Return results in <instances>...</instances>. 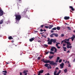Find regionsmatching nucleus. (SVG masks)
<instances>
[{"instance_id": "1", "label": "nucleus", "mask_w": 75, "mask_h": 75, "mask_svg": "<svg viewBox=\"0 0 75 75\" xmlns=\"http://www.w3.org/2000/svg\"><path fill=\"white\" fill-rule=\"evenodd\" d=\"M74 38H75L74 37H72L71 38H69V39H66L64 40L63 41H61V44H62V43H63L64 42V43H67V48L68 49H69V48H70V49H71L72 47V46H69V45H71V44L70 43V42H67V41H69V39H71V40L72 41H73Z\"/></svg>"}, {"instance_id": "2", "label": "nucleus", "mask_w": 75, "mask_h": 75, "mask_svg": "<svg viewBox=\"0 0 75 75\" xmlns=\"http://www.w3.org/2000/svg\"><path fill=\"white\" fill-rule=\"evenodd\" d=\"M41 61L44 63H50V64L52 65H54V66L57 65V63L54 62V61H50L49 60H45L44 59H42Z\"/></svg>"}, {"instance_id": "3", "label": "nucleus", "mask_w": 75, "mask_h": 75, "mask_svg": "<svg viewBox=\"0 0 75 75\" xmlns=\"http://www.w3.org/2000/svg\"><path fill=\"white\" fill-rule=\"evenodd\" d=\"M15 16L16 17L15 20L16 23H17V24L19 23L20 20H21V16L20 15L16 14L15 15Z\"/></svg>"}, {"instance_id": "4", "label": "nucleus", "mask_w": 75, "mask_h": 75, "mask_svg": "<svg viewBox=\"0 0 75 75\" xmlns=\"http://www.w3.org/2000/svg\"><path fill=\"white\" fill-rule=\"evenodd\" d=\"M45 67H47V69H51L52 67L49 64H46L45 65Z\"/></svg>"}, {"instance_id": "5", "label": "nucleus", "mask_w": 75, "mask_h": 75, "mask_svg": "<svg viewBox=\"0 0 75 75\" xmlns=\"http://www.w3.org/2000/svg\"><path fill=\"white\" fill-rule=\"evenodd\" d=\"M43 72H44V70H41V71H39V72H38L37 74L38 75H41V74H42Z\"/></svg>"}, {"instance_id": "6", "label": "nucleus", "mask_w": 75, "mask_h": 75, "mask_svg": "<svg viewBox=\"0 0 75 75\" xmlns=\"http://www.w3.org/2000/svg\"><path fill=\"white\" fill-rule=\"evenodd\" d=\"M56 43L57 44H56V46L58 48V49H59L61 48V47L58 46V44H60V43L56 42Z\"/></svg>"}, {"instance_id": "7", "label": "nucleus", "mask_w": 75, "mask_h": 75, "mask_svg": "<svg viewBox=\"0 0 75 75\" xmlns=\"http://www.w3.org/2000/svg\"><path fill=\"white\" fill-rule=\"evenodd\" d=\"M64 63H62L60 65V68L61 69H62V68H64Z\"/></svg>"}, {"instance_id": "8", "label": "nucleus", "mask_w": 75, "mask_h": 75, "mask_svg": "<svg viewBox=\"0 0 75 75\" xmlns=\"http://www.w3.org/2000/svg\"><path fill=\"white\" fill-rule=\"evenodd\" d=\"M4 14L3 11L1 9H0V16H2Z\"/></svg>"}, {"instance_id": "9", "label": "nucleus", "mask_w": 75, "mask_h": 75, "mask_svg": "<svg viewBox=\"0 0 75 75\" xmlns=\"http://www.w3.org/2000/svg\"><path fill=\"white\" fill-rule=\"evenodd\" d=\"M52 42H53V43L54 44L57 41V40L55 39H51Z\"/></svg>"}, {"instance_id": "10", "label": "nucleus", "mask_w": 75, "mask_h": 75, "mask_svg": "<svg viewBox=\"0 0 75 75\" xmlns=\"http://www.w3.org/2000/svg\"><path fill=\"white\" fill-rule=\"evenodd\" d=\"M70 18V17L69 16H65L64 18V20H69Z\"/></svg>"}, {"instance_id": "11", "label": "nucleus", "mask_w": 75, "mask_h": 75, "mask_svg": "<svg viewBox=\"0 0 75 75\" xmlns=\"http://www.w3.org/2000/svg\"><path fill=\"white\" fill-rule=\"evenodd\" d=\"M55 47H52L50 49V51H54V49H55Z\"/></svg>"}, {"instance_id": "12", "label": "nucleus", "mask_w": 75, "mask_h": 75, "mask_svg": "<svg viewBox=\"0 0 75 75\" xmlns=\"http://www.w3.org/2000/svg\"><path fill=\"white\" fill-rule=\"evenodd\" d=\"M52 44V41H51V40L50 39V41L48 42V44L49 45H51Z\"/></svg>"}, {"instance_id": "13", "label": "nucleus", "mask_w": 75, "mask_h": 75, "mask_svg": "<svg viewBox=\"0 0 75 75\" xmlns=\"http://www.w3.org/2000/svg\"><path fill=\"white\" fill-rule=\"evenodd\" d=\"M69 8H71V10L72 11H74V10H75V9H74V8H73V7L72 6H70L69 7Z\"/></svg>"}, {"instance_id": "14", "label": "nucleus", "mask_w": 75, "mask_h": 75, "mask_svg": "<svg viewBox=\"0 0 75 75\" xmlns=\"http://www.w3.org/2000/svg\"><path fill=\"white\" fill-rule=\"evenodd\" d=\"M53 25H49V29H51L52 28V27H53Z\"/></svg>"}, {"instance_id": "15", "label": "nucleus", "mask_w": 75, "mask_h": 75, "mask_svg": "<svg viewBox=\"0 0 75 75\" xmlns=\"http://www.w3.org/2000/svg\"><path fill=\"white\" fill-rule=\"evenodd\" d=\"M53 34L55 37H58V34H56L55 33H53Z\"/></svg>"}, {"instance_id": "16", "label": "nucleus", "mask_w": 75, "mask_h": 75, "mask_svg": "<svg viewBox=\"0 0 75 75\" xmlns=\"http://www.w3.org/2000/svg\"><path fill=\"white\" fill-rule=\"evenodd\" d=\"M63 48L64 51H67V47H63Z\"/></svg>"}, {"instance_id": "17", "label": "nucleus", "mask_w": 75, "mask_h": 75, "mask_svg": "<svg viewBox=\"0 0 75 75\" xmlns=\"http://www.w3.org/2000/svg\"><path fill=\"white\" fill-rule=\"evenodd\" d=\"M54 56H51L50 55L49 56V58L50 59H51L52 58H53V57H54Z\"/></svg>"}, {"instance_id": "18", "label": "nucleus", "mask_w": 75, "mask_h": 75, "mask_svg": "<svg viewBox=\"0 0 75 75\" xmlns=\"http://www.w3.org/2000/svg\"><path fill=\"white\" fill-rule=\"evenodd\" d=\"M2 72H4V73H3V74H6L7 73L6 70L3 71Z\"/></svg>"}, {"instance_id": "19", "label": "nucleus", "mask_w": 75, "mask_h": 75, "mask_svg": "<svg viewBox=\"0 0 75 75\" xmlns=\"http://www.w3.org/2000/svg\"><path fill=\"white\" fill-rule=\"evenodd\" d=\"M8 39L10 40H11V39H13V38H12L11 36H10L8 37Z\"/></svg>"}, {"instance_id": "20", "label": "nucleus", "mask_w": 75, "mask_h": 75, "mask_svg": "<svg viewBox=\"0 0 75 75\" xmlns=\"http://www.w3.org/2000/svg\"><path fill=\"white\" fill-rule=\"evenodd\" d=\"M57 73V70H55V71L54 72V75H57V74L56 73Z\"/></svg>"}, {"instance_id": "21", "label": "nucleus", "mask_w": 75, "mask_h": 75, "mask_svg": "<svg viewBox=\"0 0 75 75\" xmlns=\"http://www.w3.org/2000/svg\"><path fill=\"white\" fill-rule=\"evenodd\" d=\"M61 72V70H59V71L57 73V75H59V74Z\"/></svg>"}, {"instance_id": "22", "label": "nucleus", "mask_w": 75, "mask_h": 75, "mask_svg": "<svg viewBox=\"0 0 75 75\" xmlns=\"http://www.w3.org/2000/svg\"><path fill=\"white\" fill-rule=\"evenodd\" d=\"M34 40V39L33 38H32L31 39H30V42H32V41H33Z\"/></svg>"}, {"instance_id": "23", "label": "nucleus", "mask_w": 75, "mask_h": 75, "mask_svg": "<svg viewBox=\"0 0 75 75\" xmlns=\"http://www.w3.org/2000/svg\"><path fill=\"white\" fill-rule=\"evenodd\" d=\"M60 29H61V28H60V27H59V26L57 27L56 28V29H57V30H60Z\"/></svg>"}, {"instance_id": "24", "label": "nucleus", "mask_w": 75, "mask_h": 75, "mask_svg": "<svg viewBox=\"0 0 75 75\" xmlns=\"http://www.w3.org/2000/svg\"><path fill=\"white\" fill-rule=\"evenodd\" d=\"M28 72V70H25L23 71V74H25L26 73V72Z\"/></svg>"}, {"instance_id": "25", "label": "nucleus", "mask_w": 75, "mask_h": 75, "mask_svg": "<svg viewBox=\"0 0 75 75\" xmlns=\"http://www.w3.org/2000/svg\"><path fill=\"white\" fill-rule=\"evenodd\" d=\"M3 23V20H1L0 22V24H1Z\"/></svg>"}, {"instance_id": "26", "label": "nucleus", "mask_w": 75, "mask_h": 75, "mask_svg": "<svg viewBox=\"0 0 75 75\" xmlns=\"http://www.w3.org/2000/svg\"><path fill=\"white\" fill-rule=\"evenodd\" d=\"M50 54H53V55H54V53L52 51H50Z\"/></svg>"}, {"instance_id": "27", "label": "nucleus", "mask_w": 75, "mask_h": 75, "mask_svg": "<svg viewBox=\"0 0 75 75\" xmlns=\"http://www.w3.org/2000/svg\"><path fill=\"white\" fill-rule=\"evenodd\" d=\"M53 35H54V33H52L50 36V37H53Z\"/></svg>"}, {"instance_id": "28", "label": "nucleus", "mask_w": 75, "mask_h": 75, "mask_svg": "<svg viewBox=\"0 0 75 75\" xmlns=\"http://www.w3.org/2000/svg\"><path fill=\"white\" fill-rule=\"evenodd\" d=\"M52 30H57V28H56V27H54L52 28Z\"/></svg>"}, {"instance_id": "29", "label": "nucleus", "mask_w": 75, "mask_h": 75, "mask_svg": "<svg viewBox=\"0 0 75 75\" xmlns=\"http://www.w3.org/2000/svg\"><path fill=\"white\" fill-rule=\"evenodd\" d=\"M64 72H67V69H65L64 70Z\"/></svg>"}, {"instance_id": "30", "label": "nucleus", "mask_w": 75, "mask_h": 75, "mask_svg": "<svg viewBox=\"0 0 75 75\" xmlns=\"http://www.w3.org/2000/svg\"><path fill=\"white\" fill-rule=\"evenodd\" d=\"M44 26L43 25H41V26H40L39 28H43Z\"/></svg>"}, {"instance_id": "31", "label": "nucleus", "mask_w": 75, "mask_h": 75, "mask_svg": "<svg viewBox=\"0 0 75 75\" xmlns=\"http://www.w3.org/2000/svg\"><path fill=\"white\" fill-rule=\"evenodd\" d=\"M45 28H49V26H45Z\"/></svg>"}, {"instance_id": "32", "label": "nucleus", "mask_w": 75, "mask_h": 75, "mask_svg": "<svg viewBox=\"0 0 75 75\" xmlns=\"http://www.w3.org/2000/svg\"><path fill=\"white\" fill-rule=\"evenodd\" d=\"M54 52H56L57 51V49H56V48L55 47V48H54Z\"/></svg>"}, {"instance_id": "33", "label": "nucleus", "mask_w": 75, "mask_h": 75, "mask_svg": "<svg viewBox=\"0 0 75 75\" xmlns=\"http://www.w3.org/2000/svg\"><path fill=\"white\" fill-rule=\"evenodd\" d=\"M44 46H45V47H46V48H47V47H48V45H47L44 44Z\"/></svg>"}, {"instance_id": "34", "label": "nucleus", "mask_w": 75, "mask_h": 75, "mask_svg": "<svg viewBox=\"0 0 75 75\" xmlns=\"http://www.w3.org/2000/svg\"><path fill=\"white\" fill-rule=\"evenodd\" d=\"M67 28H68L69 30H71V28H70V27H69V26L67 27Z\"/></svg>"}, {"instance_id": "35", "label": "nucleus", "mask_w": 75, "mask_h": 75, "mask_svg": "<svg viewBox=\"0 0 75 75\" xmlns=\"http://www.w3.org/2000/svg\"><path fill=\"white\" fill-rule=\"evenodd\" d=\"M61 62H62V60L61 59H60L59 60V63H61Z\"/></svg>"}, {"instance_id": "36", "label": "nucleus", "mask_w": 75, "mask_h": 75, "mask_svg": "<svg viewBox=\"0 0 75 75\" xmlns=\"http://www.w3.org/2000/svg\"><path fill=\"white\" fill-rule=\"evenodd\" d=\"M68 65L69 68L71 67V64H68Z\"/></svg>"}, {"instance_id": "37", "label": "nucleus", "mask_w": 75, "mask_h": 75, "mask_svg": "<svg viewBox=\"0 0 75 75\" xmlns=\"http://www.w3.org/2000/svg\"><path fill=\"white\" fill-rule=\"evenodd\" d=\"M50 41V38H48L47 41L48 42H49V41Z\"/></svg>"}, {"instance_id": "38", "label": "nucleus", "mask_w": 75, "mask_h": 75, "mask_svg": "<svg viewBox=\"0 0 75 75\" xmlns=\"http://www.w3.org/2000/svg\"><path fill=\"white\" fill-rule=\"evenodd\" d=\"M38 60H40V59H41V57H38Z\"/></svg>"}, {"instance_id": "39", "label": "nucleus", "mask_w": 75, "mask_h": 75, "mask_svg": "<svg viewBox=\"0 0 75 75\" xmlns=\"http://www.w3.org/2000/svg\"><path fill=\"white\" fill-rule=\"evenodd\" d=\"M45 75H50V74L49 73H47V74H45Z\"/></svg>"}, {"instance_id": "40", "label": "nucleus", "mask_w": 75, "mask_h": 75, "mask_svg": "<svg viewBox=\"0 0 75 75\" xmlns=\"http://www.w3.org/2000/svg\"><path fill=\"white\" fill-rule=\"evenodd\" d=\"M66 46V44L65 43H63V46H64V47H65V46Z\"/></svg>"}, {"instance_id": "41", "label": "nucleus", "mask_w": 75, "mask_h": 75, "mask_svg": "<svg viewBox=\"0 0 75 75\" xmlns=\"http://www.w3.org/2000/svg\"><path fill=\"white\" fill-rule=\"evenodd\" d=\"M64 35L63 34H62L61 35V37H64Z\"/></svg>"}, {"instance_id": "42", "label": "nucleus", "mask_w": 75, "mask_h": 75, "mask_svg": "<svg viewBox=\"0 0 75 75\" xmlns=\"http://www.w3.org/2000/svg\"><path fill=\"white\" fill-rule=\"evenodd\" d=\"M57 60H59V57H57Z\"/></svg>"}, {"instance_id": "43", "label": "nucleus", "mask_w": 75, "mask_h": 75, "mask_svg": "<svg viewBox=\"0 0 75 75\" xmlns=\"http://www.w3.org/2000/svg\"><path fill=\"white\" fill-rule=\"evenodd\" d=\"M67 53H70V52L69 50H68L67 52Z\"/></svg>"}, {"instance_id": "44", "label": "nucleus", "mask_w": 75, "mask_h": 75, "mask_svg": "<svg viewBox=\"0 0 75 75\" xmlns=\"http://www.w3.org/2000/svg\"><path fill=\"white\" fill-rule=\"evenodd\" d=\"M43 30H42V29H40V31L41 32H42V31H43Z\"/></svg>"}, {"instance_id": "45", "label": "nucleus", "mask_w": 75, "mask_h": 75, "mask_svg": "<svg viewBox=\"0 0 75 75\" xmlns=\"http://www.w3.org/2000/svg\"><path fill=\"white\" fill-rule=\"evenodd\" d=\"M45 53H46V54H48V53H49V52L48 51L47 52H46Z\"/></svg>"}, {"instance_id": "46", "label": "nucleus", "mask_w": 75, "mask_h": 75, "mask_svg": "<svg viewBox=\"0 0 75 75\" xmlns=\"http://www.w3.org/2000/svg\"><path fill=\"white\" fill-rule=\"evenodd\" d=\"M18 2H19V3L20 2L21 3V0H19L18 1Z\"/></svg>"}, {"instance_id": "47", "label": "nucleus", "mask_w": 75, "mask_h": 75, "mask_svg": "<svg viewBox=\"0 0 75 75\" xmlns=\"http://www.w3.org/2000/svg\"><path fill=\"white\" fill-rule=\"evenodd\" d=\"M57 69H59V68H58V67H56V70H57Z\"/></svg>"}, {"instance_id": "48", "label": "nucleus", "mask_w": 75, "mask_h": 75, "mask_svg": "<svg viewBox=\"0 0 75 75\" xmlns=\"http://www.w3.org/2000/svg\"><path fill=\"white\" fill-rule=\"evenodd\" d=\"M51 33H54V31H53V30H51Z\"/></svg>"}, {"instance_id": "49", "label": "nucleus", "mask_w": 75, "mask_h": 75, "mask_svg": "<svg viewBox=\"0 0 75 75\" xmlns=\"http://www.w3.org/2000/svg\"><path fill=\"white\" fill-rule=\"evenodd\" d=\"M38 42H41V40H39L38 41Z\"/></svg>"}, {"instance_id": "50", "label": "nucleus", "mask_w": 75, "mask_h": 75, "mask_svg": "<svg viewBox=\"0 0 75 75\" xmlns=\"http://www.w3.org/2000/svg\"><path fill=\"white\" fill-rule=\"evenodd\" d=\"M56 62H58V60H57L56 61Z\"/></svg>"}, {"instance_id": "51", "label": "nucleus", "mask_w": 75, "mask_h": 75, "mask_svg": "<svg viewBox=\"0 0 75 75\" xmlns=\"http://www.w3.org/2000/svg\"><path fill=\"white\" fill-rule=\"evenodd\" d=\"M75 62V59H74V60L73 61V62Z\"/></svg>"}, {"instance_id": "52", "label": "nucleus", "mask_w": 75, "mask_h": 75, "mask_svg": "<svg viewBox=\"0 0 75 75\" xmlns=\"http://www.w3.org/2000/svg\"><path fill=\"white\" fill-rule=\"evenodd\" d=\"M20 75H22V73L21 72H20Z\"/></svg>"}, {"instance_id": "53", "label": "nucleus", "mask_w": 75, "mask_h": 75, "mask_svg": "<svg viewBox=\"0 0 75 75\" xmlns=\"http://www.w3.org/2000/svg\"><path fill=\"white\" fill-rule=\"evenodd\" d=\"M24 75H27V73H25Z\"/></svg>"}, {"instance_id": "54", "label": "nucleus", "mask_w": 75, "mask_h": 75, "mask_svg": "<svg viewBox=\"0 0 75 75\" xmlns=\"http://www.w3.org/2000/svg\"><path fill=\"white\" fill-rule=\"evenodd\" d=\"M67 63H68V64H70V63H69V62L67 61Z\"/></svg>"}, {"instance_id": "55", "label": "nucleus", "mask_w": 75, "mask_h": 75, "mask_svg": "<svg viewBox=\"0 0 75 75\" xmlns=\"http://www.w3.org/2000/svg\"><path fill=\"white\" fill-rule=\"evenodd\" d=\"M14 40H12V41H11V42H14Z\"/></svg>"}, {"instance_id": "56", "label": "nucleus", "mask_w": 75, "mask_h": 75, "mask_svg": "<svg viewBox=\"0 0 75 75\" xmlns=\"http://www.w3.org/2000/svg\"><path fill=\"white\" fill-rule=\"evenodd\" d=\"M44 37L45 38H47V36H44Z\"/></svg>"}, {"instance_id": "57", "label": "nucleus", "mask_w": 75, "mask_h": 75, "mask_svg": "<svg viewBox=\"0 0 75 75\" xmlns=\"http://www.w3.org/2000/svg\"><path fill=\"white\" fill-rule=\"evenodd\" d=\"M43 31H46V30L45 29H44V30H43Z\"/></svg>"}, {"instance_id": "58", "label": "nucleus", "mask_w": 75, "mask_h": 75, "mask_svg": "<svg viewBox=\"0 0 75 75\" xmlns=\"http://www.w3.org/2000/svg\"><path fill=\"white\" fill-rule=\"evenodd\" d=\"M6 64H9V63L7 62H6Z\"/></svg>"}, {"instance_id": "59", "label": "nucleus", "mask_w": 75, "mask_h": 75, "mask_svg": "<svg viewBox=\"0 0 75 75\" xmlns=\"http://www.w3.org/2000/svg\"><path fill=\"white\" fill-rule=\"evenodd\" d=\"M40 34H43V33H40Z\"/></svg>"}, {"instance_id": "60", "label": "nucleus", "mask_w": 75, "mask_h": 75, "mask_svg": "<svg viewBox=\"0 0 75 75\" xmlns=\"http://www.w3.org/2000/svg\"><path fill=\"white\" fill-rule=\"evenodd\" d=\"M67 61H66V62H65V63H67Z\"/></svg>"}, {"instance_id": "61", "label": "nucleus", "mask_w": 75, "mask_h": 75, "mask_svg": "<svg viewBox=\"0 0 75 75\" xmlns=\"http://www.w3.org/2000/svg\"><path fill=\"white\" fill-rule=\"evenodd\" d=\"M42 37H44V36L43 35H42Z\"/></svg>"}, {"instance_id": "62", "label": "nucleus", "mask_w": 75, "mask_h": 75, "mask_svg": "<svg viewBox=\"0 0 75 75\" xmlns=\"http://www.w3.org/2000/svg\"><path fill=\"white\" fill-rule=\"evenodd\" d=\"M63 62H65V60H63Z\"/></svg>"}, {"instance_id": "63", "label": "nucleus", "mask_w": 75, "mask_h": 75, "mask_svg": "<svg viewBox=\"0 0 75 75\" xmlns=\"http://www.w3.org/2000/svg\"><path fill=\"white\" fill-rule=\"evenodd\" d=\"M35 31V32H38V31Z\"/></svg>"}, {"instance_id": "64", "label": "nucleus", "mask_w": 75, "mask_h": 75, "mask_svg": "<svg viewBox=\"0 0 75 75\" xmlns=\"http://www.w3.org/2000/svg\"><path fill=\"white\" fill-rule=\"evenodd\" d=\"M33 75H36V74H34Z\"/></svg>"}]
</instances>
